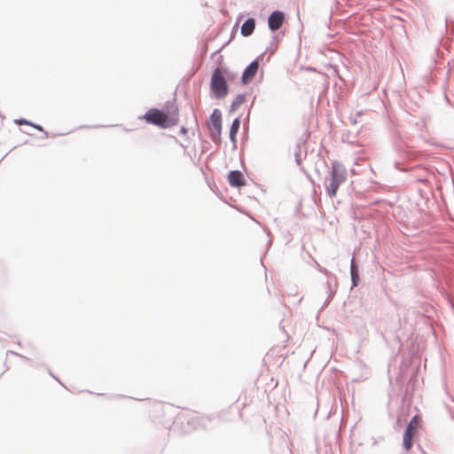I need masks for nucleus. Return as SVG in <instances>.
Instances as JSON below:
<instances>
[{"label": "nucleus", "mask_w": 454, "mask_h": 454, "mask_svg": "<svg viewBox=\"0 0 454 454\" xmlns=\"http://www.w3.org/2000/svg\"><path fill=\"white\" fill-rule=\"evenodd\" d=\"M239 126H240V121L239 118H236L233 121L231 129H230V138L232 141V143H234V144L236 143V135L239 129Z\"/></svg>", "instance_id": "nucleus-10"}, {"label": "nucleus", "mask_w": 454, "mask_h": 454, "mask_svg": "<svg viewBox=\"0 0 454 454\" xmlns=\"http://www.w3.org/2000/svg\"><path fill=\"white\" fill-rule=\"evenodd\" d=\"M255 28V21L254 19H248L247 20L242 27H241V34L244 36H249L253 34L254 30Z\"/></svg>", "instance_id": "nucleus-9"}, {"label": "nucleus", "mask_w": 454, "mask_h": 454, "mask_svg": "<svg viewBox=\"0 0 454 454\" xmlns=\"http://www.w3.org/2000/svg\"><path fill=\"white\" fill-rule=\"evenodd\" d=\"M210 129L216 134H221L222 115L218 110H215L210 116Z\"/></svg>", "instance_id": "nucleus-7"}, {"label": "nucleus", "mask_w": 454, "mask_h": 454, "mask_svg": "<svg viewBox=\"0 0 454 454\" xmlns=\"http://www.w3.org/2000/svg\"><path fill=\"white\" fill-rule=\"evenodd\" d=\"M347 172L342 165L338 162L332 164V171L330 183L327 187V193L330 197H334L337 194L340 185L346 181Z\"/></svg>", "instance_id": "nucleus-2"}, {"label": "nucleus", "mask_w": 454, "mask_h": 454, "mask_svg": "<svg viewBox=\"0 0 454 454\" xmlns=\"http://www.w3.org/2000/svg\"><path fill=\"white\" fill-rule=\"evenodd\" d=\"M235 74L230 73L227 69L217 67L212 74L210 88L215 97L217 98H224L228 94L227 79L233 80Z\"/></svg>", "instance_id": "nucleus-1"}, {"label": "nucleus", "mask_w": 454, "mask_h": 454, "mask_svg": "<svg viewBox=\"0 0 454 454\" xmlns=\"http://www.w3.org/2000/svg\"><path fill=\"white\" fill-rule=\"evenodd\" d=\"M421 426V418L415 415L408 424L403 434V446L406 451H409L413 444V438Z\"/></svg>", "instance_id": "nucleus-4"}, {"label": "nucleus", "mask_w": 454, "mask_h": 454, "mask_svg": "<svg viewBox=\"0 0 454 454\" xmlns=\"http://www.w3.org/2000/svg\"><path fill=\"white\" fill-rule=\"evenodd\" d=\"M259 69V63L257 60L253 61L250 65L245 69L242 74V82L247 84L250 82L253 78L255 76L257 71Z\"/></svg>", "instance_id": "nucleus-6"}, {"label": "nucleus", "mask_w": 454, "mask_h": 454, "mask_svg": "<svg viewBox=\"0 0 454 454\" xmlns=\"http://www.w3.org/2000/svg\"><path fill=\"white\" fill-rule=\"evenodd\" d=\"M143 118L146 122L162 129L168 128L175 124V121H173L167 114L156 108L149 109Z\"/></svg>", "instance_id": "nucleus-3"}, {"label": "nucleus", "mask_w": 454, "mask_h": 454, "mask_svg": "<svg viewBox=\"0 0 454 454\" xmlns=\"http://www.w3.org/2000/svg\"><path fill=\"white\" fill-rule=\"evenodd\" d=\"M228 181L234 187H240L246 184L243 174L239 170L231 171L228 175Z\"/></svg>", "instance_id": "nucleus-8"}, {"label": "nucleus", "mask_w": 454, "mask_h": 454, "mask_svg": "<svg viewBox=\"0 0 454 454\" xmlns=\"http://www.w3.org/2000/svg\"><path fill=\"white\" fill-rule=\"evenodd\" d=\"M351 274H352V277L354 278V276H355V267H354L353 263L351 265Z\"/></svg>", "instance_id": "nucleus-11"}, {"label": "nucleus", "mask_w": 454, "mask_h": 454, "mask_svg": "<svg viewBox=\"0 0 454 454\" xmlns=\"http://www.w3.org/2000/svg\"><path fill=\"white\" fill-rule=\"evenodd\" d=\"M34 127H35V129H37L38 130H41V131L43 130V129H42L41 127H39V126H34Z\"/></svg>", "instance_id": "nucleus-12"}, {"label": "nucleus", "mask_w": 454, "mask_h": 454, "mask_svg": "<svg viewBox=\"0 0 454 454\" xmlns=\"http://www.w3.org/2000/svg\"><path fill=\"white\" fill-rule=\"evenodd\" d=\"M285 20L284 13L279 11L273 12L269 17V27L272 31L278 30L283 25Z\"/></svg>", "instance_id": "nucleus-5"}]
</instances>
